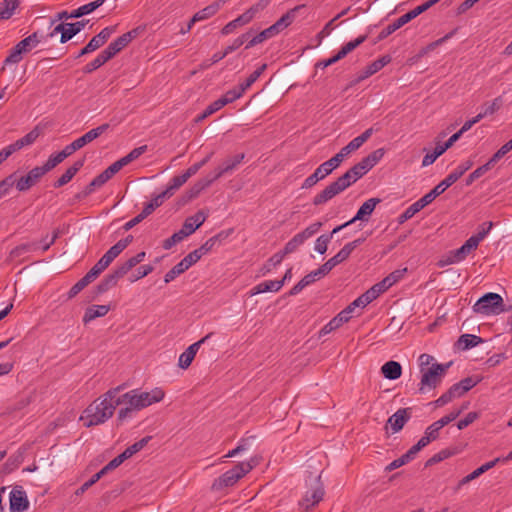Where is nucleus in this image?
I'll return each instance as SVG.
<instances>
[{"label":"nucleus","mask_w":512,"mask_h":512,"mask_svg":"<svg viewBox=\"0 0 512 512\" xmlns=\"http://www.w3.org/2000/svg\"><path fill=\"white\" fill-rule=\"evenodd\" d=\"M10 512H24L29 507L26 491L22 486L16 485L9 494Z\"/></svg>","instance_id":"nucleus-14"},{"label":"nucleus","mask_w":512,"mask_h":512,"mask_svg":"<svg viewBox=\"0 0 512 512\" xmlns=\"http://www.w3.org/2000/svg\"><path fill=\"white\" fill-rule=\"evenodd\" d=\"M283 259H284V257L282 256V254L280 252L275 253L273 256H271L267 260V262L261 268L262 274L265 275V274L271 272L272 268L280 265L281 262L283 261Z\"/></svg>","instance_id":"nucleus-53"},{"label":"nucleus","mask_w":512,"mask_h":512,"mask_svg":"<svg viewBox=\"0 0 512 512\" xmlns=\"http://www.w3.org/2000/svg\"><path fill=\"white\" fill-rule=\"evenodd\" d=\"M146 150H147V146L146 145L134 148L126 156L120 158V160L122 161L123 165L126 166L129 163H131L132 161H134L137 158H139L143 153L146 152Z\"/></svg>","instance_id":"nucleus-55"},{"label":"nucleus","mask_w":512,"mask_h":512,"mask_svg":"<svg viewBox=\"0 0 512 512\" xmlns=\"http://www.w3.org/2000/svg\"><path fill=\"white\" fill-rule=\"evenodd\" d=\"M473 165L472 161H466L460 164L454 171L445 177L439 184H437L430 192L425 194L430 197L431 202L445 192L451 185H453L467 170Z\"/></svg>","instance_id":"nucleus-7"},{"label":"nucleus","mask_w":512,"mask_h":512,"mask_svg":"<svg viewBox=\"0 0 512 512\" xmlns=\"http://www.w3.org/2000/svg\"><path fill=\"white\" fill-rule=\"evenodd\" d=\"M186 237H188L187 233H185L181 228L178 232H175L171 237L165 239L163 241L162 247L166 250H169Z\"/></svg>","instance_id":"nucleus-52"},{"label":"nucleus","mask_w":512,"mask_h":512,"mask_svg":"<svg viewBox=\"0 0 512 512\" xmlns=\"http://www.w3.org/2000/svg\"><path fill=\"white\" fill-rule=\"evenodd\" d=\"M223 236V232L209 238L203 245H201L198 249L193 250L191 253L196 254L198 256V261L201 259L203 255L207 252L211 251L215 245V243L221 239Z\"/></svg>","instance_id":"nucleus-43"},{"label":"nucleus","mask_w":512,"mask_h":512,"mask_svg":"<svg viewBox=\"0 0 512 512\" xmlns=\"http://www.w3.org/2000/svg\"><path fill=\"white\" fill-rule=\"evenodd\" d=\"M40 249L38 242H27L14 247L10 252L11 259L22 257L26 253L34 252Z\"/></svg>","instance_id":"nucleus-37"},{"label":"nucleus","mask_w":512,"mask_h":512,"mask_svg":"<svg viewBox=\"0 0 512 512\" xmlns=\"http://www.w3.org/2000/svg\"><path fill=\"white\" fill-rule=\"evenodd\" d=\"M64 160L65 159L62 156V154L60 152H58L56 154L50 155L48 160L46 161V163L41 167L47 173V172L51 171L53 168H55L58 164L63 162Z\"/></svg>","instance_id":"nucleus-59"},{"label":"nucleus","mask_w":512,"mask_h":512,"mask_svg":"<svg viewBox=\"0 0 512 512\" xmlns=\"http://www.w3.org/2000/svg\"><path fill=\"white\" fill-rule=\"evenodd\" d=\"M421 449L422 448L416 443L406 453H404L401 457L397 458L399 460V463L402 466L409 463L410 461H412L415 458V456Z\"/></svg>","instance_id":"nucleus-62"},{"label":"nucleus","mask_w":512,"mask_h":512,"mask_svg":"<svg viewBox=\"0 0 512 512\" xmlns=\"http://www.w3.org/2000/svg\"><path fill=\"white\" fill-rule=\"evenodd\" d=\"M254 467L250 462H240L230 470L226 471L220 477L215 479L212 484V489L220 491L226 487L235 485L242 477L249 473Z\"/></svg>","instance_id":"nucleus-5"},{"label":"nucleus","mask_w":512,"mask_h":512,"mask_svg":"<svg viewBox=\"0 0 512 512\" xmlns=\"http://www.w3.org/2000/svg\"><path fill=\"white\" fill-rule=\"evenodd\" d=\"M121 404L120 396L117 400H112L109 397L105 399V394H102L97 400L88 405L81 419L85 421L84 425L86 427L103 424L113 416L116 407Z\"/></svg>","instance_id":"nucleus-1"},{"label":"nucleus","mask_w":512,"mask_h":512,"mask_svg":"<svg viewBox=\"0 0 512 512\" xmlns=\"http://www.w3.org/2000/svg\"><path fill=\"white\" fill-rule=\"evenodd\" d=\"M40 42L38 32H34L28 37L24 38L20 42H18L19 46L25 51L28 52L32 47H35Z\"/></svg>","instance_id":"nucleus-54"},{"label":"nucleus","mask_w":512,"mask_h":512,"mask_svg":"<svg viewBox=\"0 0 512 512\" xmlns=\"http://www.w3.org/2000/svg\"><path fill=\"white\" fill-rule=\"evenodd\" d=\"M207 216L203 210H199L194 215L185 219L182 230L187 233V236L191 235L205 222Z\"/></svg>","instance_id":"nucleus-22"},{"label":"nucleus","mask_w":512,"mask_h":512,"mask_svg":"<svg viewBox=\"0 0 512 512\" xmlns=\"http://www.w3.org/2000/svg\"><path fill=\"white\" fill-rule=\"evenodd\" d=\"M446 151V147L438 144L432 153H427L422 160V166L426 167L433 164L436 159Z\"/></svg>","instance_id":"nucleus-51"},{"label":"nucleus","mask_w":512,"mask_h":512,"mask_svg":"<svg viewBox=\"0 0 512 512\" xmlns=\"http://www.w3.org/2000/svg\"><path fill=\"white\" fill-rule=\"evenodd\" d=\"M251 35V30L240 35L239 37H237L231 45L227 46L225 49H224V52L226 53V55L232 53L233 51L237 50L239 47H241L246 41H248V38L250 37Z\"/></svg>","instance_id":"nucleus-57"},{"label":"nucleus","mask_w":512,"mask_h":512,"mask_svg":"<svg viewBox=\"0 0 512 512\" xmlns=\"http://www.w3.org/2000/svg\"><path fill=\"white\" fill-rule=\"evenodd\" d=\"M124 276V274L118 269V267L107 274L100 283L95 287L96 293L103 294L109 289L115 287L118 281Z\"/></svg>","instance_id":"nucleus-21"},{"label":"nucleus","mask_w":512,"mask_h":512,"mask_svg":"<svg viewBox=\"0 0 512 512\" xmlns=\"http://www.w3.org/2000/svg\"><path fill=\"white\" fill-rule=\"evenodd\" d=\"M342 162V159L336 154L329 160L323 162L316 169L322 175V177L325 178L326 176L331 174L336 168H338Z\"/></svg>","instance_id":"nucleus-39"},{"label":"nucleus","mask_w":512,"mask_h":512,"mask_svg":"<svg viewBox=\"0 0 512 512\" xmlns=\"http://www.w3.org/2000/svg\"><path fill=\"white\" fill-rule=\"evenodd\" d=\"M322 227V222H315L305 228L303 231L294 235L290 240L294 245L298 248L301 246L306 240L314 236Z\"/></svg>","instance_id":"nucleus-27"},{"label":"nucleus","mask_w":512,"mask_h":512,"mask_svg":"<svg viewBox=\"0 0 512 512\" xmlns=\"http://www.w3.org/2000/svg\"><path fill=\"white\" fill-rule=\"evenodd\" d=\"M264 5H261V3H258L256 5H253L248 10H246L243 14L238 16L236 19L228 22L221 30V33L223 35H228L232 33L235 29L238 27L244 26L251 22L255 15L262 9Z\"/></svg>","instance_id":"nucleus-10"},{"label":"nucleus","mask_w":512,"mask_h":512,"mask_svg":"<svg viewBox=\"0 0 512 512\" xmlns=\"http://www.w3.org/2000/svg\"><path fill=\"white\" fill-rule=\"evenodd\" d=\"M391 62V57L389 55H384L377 60L373 61L369 65L365 67L363 71H361L356 79L353 81V84H358L361 81L365 80L366 78L374 75L378 71H380L383 67H385L387 64Z\"/></svg>","instance_id":"nucleus-18"},{"label":"nucleus","mask_w":512,"mask_h":512,"mask_svg":"<svg viewBox=\"0 0 512 512\" xmlns=\"http://www.w3.org/2000/svg\"><path fill=\"white\" fill-rule=\"evenodd\" d=\"M109 124L104 123L94 129H91L90 131L86 132L81 137L74 140L78 147L81 149L85 145L91 143L93 140L97 139L99 136H101L103 133H105L109 129Z\"/></svg>","instance_id":"nucleus-25"},{"label":"nucleus","mask_w":512,"mask_h":512,"mask_svg":"<svg viewBox=\"0 0 512 512\" xmlns=\"http://www.w3.org/2000/svg\"><path fill=\"white\" fill-rule=\"evenodd\" d=\"M43 129L40 125H36L29 133H27L24 137L16 140L14 143L4 147L0 151V164H2L9 156H11L16 151L21 150L26 146L32 145L37 138L42 134Z\"/></svg>","instance_id":"nucleus-8"},{"label":"nucleus","mask_w":512,"mask_h":512,"mask_svg":"<svg viewBox=\"0 0 512 512\" xmlns=\"http://www.w3.org/2000/svg\"><path fill=\"white\" fill-rule=\"evenodd\" d=\"M303 7H304V5H298L292 9H290L280 19H278L273 25H271L273 27V30L276 32V34H279L285 28L290 26L296 18L297 11Z\"/></svg>","instance_id":"nucleus-26"},{"label":"nucleus","mask_w":512,"mask_h":512,"mask_svg":"<svg viewBox=\"0 0 512 512\" xmlns=\"http://www.w3.org/2000/svg\"><path fill=\"white\" fill-rule=\"evenodd\" d=\"M87 20H81L74 23H66L67 29L62 33L60 37L61 43H66L72 39L76 34L81 32L85 27Z\"/></svg>","instance_id":"nucleus-35"},{"label":"nucleus","mask_w":512,"mask_h":512,"mask_svg":"<svg viewBox=\"0 0 512 512\" xmlns=\"http://www.w3.org/2000/svg\"><path fill=\"white\" fill-rule=\"evenodd\" d=\"M454 452L450 451L449 449H443L439 451L438 453L434 454L431 458H429L425 464L426 467L432 466L434 464H437L450 456H452Z\"/></svg>","instance_id":"nucleus-58"},{"label":"nucleus","mask_w":512,"mask_h":512,"mask_svg":"<svg viewBox=\"0 0 512 512\" xmlns=\"http://www.w3.org/2000/svg\"><path fill=\"white\" fill-rule=\"evenodd\" d=\"M343 191V187L336 179L313 198V204L315 206L325 204Z\"/></svg>","instance_id":"nucleus-19"},{"label":"nucleus","mask_w":512,"mask_h":512,"mask_svg":"<svg viewBox=\"0 0 512 512\" xmlns=\"http://www.w3.org/2000/svg\"><path fill=\"white\" fill-rule=\"evenodd\" d=\"M483 339L479 336L473 334H463L459 337L457 341V347L460 350H468L477 346L480 343H483Z\"/></svg>","instance_id":"nucleus-36"},{"label":"nucleus","mask_w":512,"mask_h":512,"mask_svg":"<svg viewBox=\"0 0 512 512\" xmlns=\"http://www.w3.org/2000/svg\"><path fill=\"white\" fill-rule=\"evenodd\" d=\"M243 95V89L233 88L229 91H227L222 97L217 99L219 101V104H221L222 107L225 105L234 102L235 100L239 99Z\"/></svg>","instance_id":"nucleus-45"},{"label":"nucleus","mask_w":512,"mask_h":512,"mask_svg":"<svg viewBox=\"0 0 512 512\" xmlns=\"http://www.w3.org/2000/svg\"><path fill=\"white\" fill-rule=\"evenodd\" d=\"M383 376L389 380H396L401 377L402 367L399 362L388 361L381 367Z\"/></svg>","instance_id":"nucleus-34"},{"label":"nucleus","mask_w":512,"mask_h":512,"mask_svg":"<svg viewBox=\"0 0 512 512\" xmlns=\"http://www.w3.org/2000/svg\"><path fill=\"white\" fill-rule=\"evenodd\" d=\"M384 153V149L382 148L373 151L364 157L360 162L352 166L342 176L337 178V181L341 184L343 189L346 190L348 187L366 175L383 158Z\"/></svg>","instance_id":"nucleus-2"},{"label":"nucleus","mask_w":512,"mask_h":512,"mask_svg":"<svg viewBox=\"0 0 512 512\" xmlns=\"http://www.w3.org/2000/svg\"><path fill=\"white\" fill-rule=\"evenodd\" d=\"M336 233L337 232H334V229H333L331 233H329V234H322L321 236H319L316 239V242H315V250L319 254H324L327 251L328 244L330 243L333 235L336 234Z\"/></svg>","instance_id":"nucleus-46"},{"label":"nucleus","mask_w":512,"mask_h":512,"mask_svg":"<svg viewBox=\"0 0 512 512\" xmlns=\"http://www.w3.org/2000/svg\"><path fill=\"white\" fill-rule=\"evenodd\" d=\"M104 3H105V0H95L93 2L82 5V6L78 7L77 9L73 10L70 13V16H71V18H80L84 15L92 13L97 8L102 6Z\"/></svg>","instance_id":"nucleus-38"},{"label":"nucleus","mask_w":512,"mask_h":512,"mask_svg":"<svg viewBox=\"0 0 512 512\" xmlns=\"http://www.w3.org/2000/svg\"><path fill=\"white\" fill-rule=\"evenodd\" d=\"M23 53H26L17 43L4 60V65L17 64L22 60Z\"/></svg>","instance_id":"nucleus-49"},{"label":"nucleus","mask_w":512,"mask_h":512,"mask_svg":"<svg viewBox=\"0 0 512 512\" xmlns=\"http://www.w3.org/2000/svg\"><path fill=\"white\" fill-rule=\"evenodd\" d=\"M152 439L151 436H146L142 439H140L139 441L135 442L134 444H132L131 446L127 447L123 452V456H125V459H129L131 458L134 454L138 453L139 451H141L148 443L149 441Z\"/></svg>","instance_id":"nucleus-44"},{"label":"nucleus","mask_w":512,"mask_h":512,"mask_svg":"<svg viewBox=\"0 0 512 512\" xmlns=\"http://www.w3.org/2000/svg\"><path fill=\"white\" fill-rule=\"evenodd\" d=\"M380 202H381L380 198H370V199L366 200L360 206V208L358 209L356 215L351 220L347 221L346 223L335 227L334 228V232H339L343 228L351 225L352 223H354L355 221H358V220L359 221H368L369 217L371 216V214L375 210L377 204H379Z\"/></svg>","instance_id":"nucleus-11"},{"label":"nucleus","mask_w":512,"mask_h":512,"mask_svg":"<svg viewBox=\"0 0 512 512\" xmlns=\"http://www.w3.org/2000/svg\"><path fill=\"white\" fill-rule=\"evenodd\" d=\"M187 180L188 179L184 174L174 176L165 190L172 196L177 189L187 182Z\"/></svg>","instance_id":"nucleus-56"},{"label":"nucleus","mask_w":512,"mask_h":512,"mask_svg":"<svg viewBox=\"0 0 512 512\" xmlns=\"http://www.w3.org/2000/svg\"><path fill=\"white\" fill-rule=\"evenodd\" d=\"M221 7L220 2H214L194 14V21H202L215 15Z\"/></svg>","instance_id":"nucleus-42"},{"label":"nucleus","mask_w":512,"mask_h":512,"mask_svg":"<svg viewBox=\"0 0 512 512\" xmlns=\"http://www.w3.org/2000/svg\"><path fill=\"white\" fill-rule=\"evenodd\" d=\"M479 242L476 237L471 236L465 241V243L458 249L452 250L454 253L453 257L459 262L463 261L473 250L477 249Z\"/></svg>","instance_id":"nucleus-30"},{"label":"nucleus","mask_w":512,"mask_h":512,"mask_svg":"<svg viewBox=\"0 0 512 512\" xmlns=\"http://www.w3.org/2000/svg\"><path fill=\"white\" fill-rule=\"evenodd\" d=\"M244 157V153H241L235 155L232 158L224 160L223 163L216 169L214 173L215 177L218 179L224 174L233 171L237 167V165H239L243 161Z\"/></svg>","instance_id":"nucleus-29"},{"label":"nucleus","mask_w":512,"mask_h":512,"mask_svg":"<svg viewBox=\"0 0 512 512\" xmlns=\"http://www.w3.org/2000/svg\"><path fill=\"white\" fill-rule=\"evenodd\" d=\"M450 365L451 362L447 364L432 363L431 367L421 368L419 391L425 393L439 386Z\"/></svg>","instance_id":"nucleus-4"},{"label":"nucleus","mask_w":512,"mask_h":512,"mask_svg":"<svg viewBox=\"0 0 512 512\" xmlns=\"http://www.w3.org/2000/svg\"><path fill=\"white\" fill-rule=\"evenodd\" d=\"M473 311L482 315H495L504 311L503 298L497 293H486L473 305Z\"/></svg>","instance_id":"nucleus-6"},{"label":"nucleus","mask_w":512,"mask_h":512,"mask_svg":"<svg viewBox=\"0 0 512 512\" xmlns=\"http://www.w3.org/2000/svg\"><path fill=\"white\" fill-rule=\"evenodd\" d=\"M409 20L403 14L398 19H396L393 23L386 26L378 35L379 40H383L384 38L388 37L390 34L401 28L403 25L407 24Z\"/></svg>","instance_id":"nucleus-41"},{"label":"nucleus","mask_w":512,"mask_h":512,"mask_svg":"<svg viewBox=\"0 0 512 512\" xmlns=\"http://www.w3.org/2000/svg\"><path fill=\"white\" fill-rule=\"evenodd\" d=\"M361 147L359 141L356 138L351 140L346 146H344L337 155L344 161V159L353 151L359 149Z\"/></svg>","instance_id":"nucleus-63"},{"label":"nucleus","mask_w":512,"mask_h":512,"mask_svg":"<svg viewBox=\"0 0 512 512\" xmlns=\"http://www.w3.org/2000/svg\"><path fill=\"white\" fill-rule=\"evenodd\" d=\"M85 160L80 159L77 160L72 166H70L61 177H59L53 184L55 188H60L66 184H68L73 177L78 173V171L83 167Z\"/></svg>","instance_id":"nucleus-28"},{"label":"nucleus","mask_w":512,"mask_h":512,"mask_svg":"<svg viewBox=\"0 0 512 512\" xmlns=\"http://www.w3.org/2000/svg\"><path fill=\"white\" fill-rule=\"evenodd\" d=\"M465 394V391L459 383L453 384L445 393H443L437 400L434 401L436 407H442L455 398H459Z\"/></svg>","instance_id":"nucleus-23"},{"label":"nucleus","mask_w":512,"mask_h":512,"mask_svg":"<svg viewBox=\"0 0 512 512\" xmlns=\"http://www.w3.org/2000/svg\"><path fill=\"white\" fill-rule=\"evenodd\" d=\"M442 427L439 425L437 421L433 422L430 426H428L425 430L424 436L417 442V444L423 449L430 442L438 439L439 431Z\"/></svg>","instance_id":"nucleus-32"},{"label":"nucleus","mask_w":512,"mask_h":512,"mask_svg":"<svg viewBox=\"0 0 512 512\" xmlns=\"http://www.w3.org/2000/svg\"><path fill=\"white\" fill-rule=\"evenodd\" d=\"M198 262V256L191 252L187 254L179 263L170 269L164 276L166 284L172 282L176 277L188 270L192 265Z\"/></svg>","instance_id":"nucleus-17"},{"label":"nucleus","mask_w":512,"mask_h":512,"mask_svg":"<svg viewBox=\"0 0 512 512\" xmlns=\"http://www.w3.org/2000/svg\"><path fill=\"white\" fill-rule=\"evenodd\" d=\"M283 287V281L268 280L261 282L254 286L251 290V295H256L265 292H278Z\"/></svg>","instance_id":"nucleus-33"},{"label":"nucleus","mask_w":512,"mask_h":512,"mask_svg":"<svg viewBox=\"0 0 512 512\" xmlns=\"http://www.w3.org/2000/svg\"><path fill=\"white\" fill-rule=\"evenodd\" d=\"M164 396L165 393L161 388H154L150 392H139V390L134 389L122 394L120 398L122 404H129L137 410H141L154 403L160 402L163 400Z\"/></svg>","instance_id":"nucleus-3"},{"label":"nucleus","mask_w":512,"mask_h":512,"mask_svg":"<svg viewBox=\"0 0 512 512\" xmlns=\"http://www.w3.org/2000/svg\"><path fill=\"white\" fill-rule=\"evenodd\" d=\"M325 491L322 483L320 482V476L316 479V484L310 490H308L302 500L299 502L300 512H308L310 508L316 506L320 501L323 500Z\"/></svg>","instance_id":"nucleus-9"},{"label":"nucleus","mask_w":512,"mask_h":512,"mask_svg":"<svg viewBox=\"0 0 512 512\" xmlns=\"http://www.w3.org/2000/svg\"><path fill=\"white\" fill-rule=\"evenodd\" d=\"M20 5V0H3L0 3V20H8Z\"/></svg>","instance_id":"nucleus-40"},{"label":"nucleus","mask_w":512,"mask_h":512,"mask_svg":"<svg viewBox=\"0 0 512 512\" xmlns=\"http://www.w3.org/2000/svg\"><path fill=\"white\" fill-rule=\"evenodd\" d=\"M503 105V99L501 96L496 97L492 102H486L482 106L484 115L490 116L496 113Z\"/></svg>","instance_id":"nucleus-50"},{"label":"nucleus","mask_w":512,"mask_h":512,"mask_svg":"<svg viewBox=\"0 0 512 512\" xmlns=\"http://www.w3.org/2000/svg\"><path fill=\"white\" fill-rule=\"evenodd\" d=\"M107 61H109L108 57L103 53V51H101L94 60L85 65L83 71L84 73H92L104 65Z\"/></svg>","instance_id":"nucleus-47"},{"label":"nucleus","mask_w":512,"mask_h":512,"mask_svg":"<svg viewBox=\"0 0 512 512\" xmlns=\"http://www.w3.org/2000/svg\"><path fill=\"white\" fill-rule=\"evenodd\" d=\"M411 418V408H400L389 417L387 424L391 426L393 433L401 431Z\"/></svg>","instance_id":"nucleus-20"},{"label":"nucleus","mask_w":512,"mask_h":512,"mask_svg":"<svg viewBox=\"0 0 512 512\" xmlns=\"http://www.w3.org/2000/svg\"><path fill=\"white\" fill-rule=\"evenodd\" d=\"M217 178L215 177V175H208L206 177H203L201 179H199L198 181H196L192 188L195 189L196 191H198V193H201L204 189H206L207 187H209L214 181H216Z\"/></svg>","instance_id":"nucleus-61"},{"label":"nucleus","mask_w":512,"mask_h":512,"mask_svg":"<svg viewBox=\"0 0 512 512\" xmlns=\"http://www.w3.org/2000/svg\"><path fill=\"white\" fill-rule=\"evenodd\" d=\"M406 272H407V268L398 269V270L391 272L384 279L387 282V284L389 285V287H392L394 284H396L398 281H400L404 277Z\"/></svg>","instance_id":"nucleus-64"},{"label":"nucleus","mask_w":512,"mask_h":512,"mask_svg":"<svg viewBox=\"0 0 512 512\" xmlns=\"http://www.w3.org/2000/svg\"><path fill=\"white\" fill-rule=\"evenodd\" d=\"M431 203L430 197L424 195L412 205H410L400 216L399 223H404L405 221L411 219L416 213L422 210L424 207Z\"/></svg>","instance_id":"nucleus-24"},{"label":"nucleus","mask_w":512,"mask_h":512,"mask_svg":"<svg viewBox=\"0 0 512 512\" xmlns=\"http://www.w3.org/2000/svg\"><path fill=\"white\" fill-rule=\"evenodd\" d=\"M30 448V444H23L18 450L9 456L6 462L0 468V477H5L17 470L25 459V454Z\"/></svg>","instance_id":"nucleus-12"},{"label":"nucleus","mask_w":512,"mask_h":512,"mask_svg":"<svg viewBox=\"0 0 512 512\" xmlns=\"http://www.w3.org/2000/svg\"><path fill=\"white\" fill-rule=\"evenodd\" d=\"M439 1L440 0H429L421 5L417 6L416 8L410 10L409 12L405 13V16L407 17V19L410 22L411 20H413L414 18L419 16L421 13L425 12L430 7H432L433 5L438 3Z\"/></svg>","instance_id":"nucleus-48"},{"label":"nucleus","mask_w":512,"mask_h":512,"mask_svg":"<svg viewBox=\"0 0 512 512\" xmlns=\"http://www.w3.org/2000/svg\"><path fill=\"white\" fill-rule=\"evenodd\" d=\"M137 35V30H131L123 35L119 36L117 39L112 41L104 50L103 53L108 57V59H112L116 54H118L122 49H124L133 38Z\"/></svg>","instance_id":"nucleus-16"},{"label":"nucleus","mask_w":512,"mask_h":512,"mask_svg":"<svg viewBox=\"0 0 512 512\" xmlns=\"http://www.w3.org/2000/svg\"><path fill=\"white\" fill-rule=\"evenodd\" d=\"M109 311V305H91L85 310L83 322L87 324L98 317L105 316Z\"/></svg>","instance_id":"nucleus-31"},{"label":"nucleus","mask_w":512,"mask_h":512,"mask_svg":"<svg viewBox=\"0 0 512 512\" xmlns=\"http://www.w3.org/2000/svg\"><path fill=\"white\" fill-rule=\"evenodd\" d=\"M16 182L15 173L0 181V199L7 195Z\"/></svg>","instance_id":"nucleus-60"},{"label":"nucleus","mask_w":512,"mask_h":512,"mask_svg":"<svg viewBox=\"0 0 512 512\" xmlns=\"http://www.w3.org/2000/svg\"><path fill=\"white\" fill-rule=\"evenodd\" d=\"M364 240L365 238H359L344 245V247L336 255H334L332 258H330L324 263L325 268H327V270L330 272L338 264L345 261L353 252V250L360 244H362Z\"/></svg>","instance_id":"nucleus-15"},{"label":"nucleus","mask_w":512,"mask_h":512,"mask_svg":"<svg viewBox=\"0 0 512 512\" xmlns=\"http://www.w3.org/2000/svg\"><path fill=\"white\" fill-rule=\"evenodd\" d=\"M46 174L41 166H36L31 169L25 176L16 179L14 183L19 192L28 191L31 187L37 184L40 179Z\"/></svg>","instance_id":"nucleus-13"}]
</instances>
